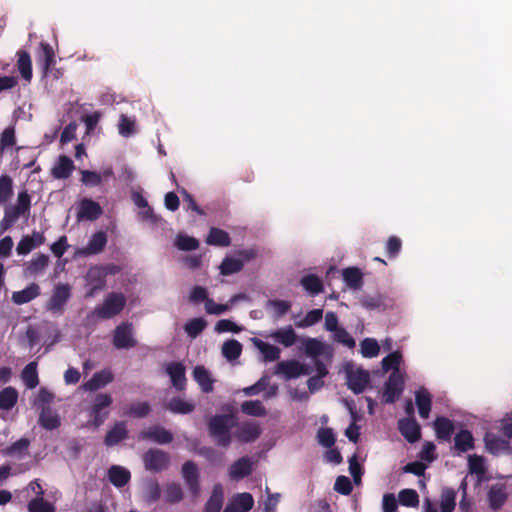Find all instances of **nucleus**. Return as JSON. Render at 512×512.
<instances>
[{
	"mask_svg": "<svg viewBox=\"0 0 512 512\" xmlns=\"http://www.w3.org/2000/svg\"><path fill=\"white\" fill-rule=\"evenodd\" d=\"M235 425L233 414H218L209 418L207 429L217 446L227 448L232 442L231 430Z\"/></svg>",
	"mask_w": 512,
	"mask_h": 512,
	"instance_id": "f257e3e1",
	"label": "nucleus"
},
{
	"mask_svg": "<svg viewBox=\"0 0 512 512\" xmlns=\"http://www.w3.org/2000/svg\"><path fill=\"white\" fill-rule=\"evenodd\" d=\"M126 305V297L119 292H111L106 295L103 303L97 306L88 316H97L99 319H111L120 314Z\"/></svg>",
	"mask_w": 512,
	"mask_h": 512,
	"instance_id": "f03ea898",
	"label": "nucleus"
},
{
	"mask_svg": "<svg viewBox=\"0 0 512 512\" xmlns=\"http://www.w3.org/2000/svg\"><path fill=\"white\" fill-rule=\"evenodd\" d=\"M112 343L118 350L134 348L137 341L134 338L133 324L125 321L116 326L113 331Z\"/></svg>",
	"mask_w": 512,
	"mask_h": 512,
	"instance_id": "7ed1b4c3",
	"label": "nucleus"
},
{
	"mask_svg": "<svg viewBox=\"0 0 512 512\" xmlns=\"http://www.w3.org/2000/svg\"><path fill=\"white\" fill-rule=\"evenodd\" d=\"M71 298V287L69 284H57L50 299L47 302V310L53 314H62L64 307Z\"/></svg>",
	"mask_w": 512,
	"mask_h": 512,
	"instance_id": "20e7f679",
	"label": "nucleus"
},
{
	"mask_svg": "<svg viewBox=\"0 0 512 512\" xmlns=\"http://www.w3.org/2000/svg\"><path fill=\"white\" fill-rule=\"evenodd\" d=\"M404 385V377L400 371H392L384 385V402L388 404L394 403L402 394Z\"/></svg>",
	"mask_w": 512,
	"mask_h": 512,
	"instance_id": "39448f33",
	"label": "nucleus"
},
{
	"mask_svg": "<svg viewBox=\"0 0 512 512\" xmlns=\"http://www.w3.org/2000/svg\"><path fill=\"white\" fill-rule=\"evenodd\" d=\"M312 369L297 360L280 361L276 365L275 374L281 375L285 380L295 379L301 375H309Z\"/></svg>",
	"mask_w": 512,
	"mask_h": 512,
	"instance_id": "423d86ee",
	"label": "nucleus"
},
{
	"mask_svg": "<svg viewBox=\"0 0 512 512\" xmlns=\"http://www.w3.org/2000/svg\"><path fill=\"white\" fill-rule=\"evenodd\" d=\"M145 469L152 472H161L168 468L169 454L160 449H149L143 455Z\"/></svg>",
	"mask_w": 512,
	"mask_h": 512,
	"instance_id": "0eeeda50",
	"label": "nucleus"
},
{
	"mask_svg": "<svg viewBox=\"0 0 512 512\" xmlns=\"http://www.w3.org/2000/svg\"><path fill=\"white\" fill-rule=\"evenodd\" d=\"M181 475L191 495L195 498L198 497L200 494V475L197 465L191 460L184 462Z\"/></svg>",
	"mask_w": 512,
	"mask_h": 512,
	"instance_id": "6e6552de",
	"label": "nucleus"
},
{
	"mask_svg": "<svg viewBox=\"0 0 512 512\" xmlns=\"http://www.w3.org/2000/svg\"><path fill=\"white\" fill-rule=\"evenodd\" d=\"M113 402L112 397L106 393H99L95 396L93 405L90 410V416L95 427L101 426L108 416V412H103Z\"/></svg>",
	"mask_w": 512,
	"mask_h": 512,
	"instance_id": "1a4fd4ad",
	"label": "nucleus"
},
{
	"mask_svg": "<svg viewBox=\"0 0 512 512\" xmlns=\"http://www.w3.org/2000/svg\"><path fill=\"white\" fill-rule=\"evenodd\" d=\"M347 385L348 388L355 394L362 393L370 383V374L362 368L347 369Z\"/></svg>",
	"mask_w": 512,
	"mask_h": 512,
	"instance_id": "9d476101",
	"label": "nucleus"
},
{
	"mask_svg": "<svg viewBox=\"0 0 512 512\" xmlns=\"http://www.w3.org/2000/svg\"><path fill=\"white\" fill-rule=\"evenodd\" d=\"M86 286L88 290L86 297H93L98 291L106 286V277L97 265L91 267L85 276Z\"/></svg>",
	"mask_w": 512,
	"mask_h": 512,
	"instance_id": "9b49d317",
	"label": "nucleus"
},
{
	"mask_svg": "<svg viewBox=\"0 0 512 512\" xmlns=\"http://www.w3.org/2000/svg\"><path fill=\"white\" fill-rule=\"evenodd\" d=\"M261 427L257 422L245 421L236 429L234 436L240 443H251L261 435Z\"/></svg>",
	"mask_w": 512,
	"mask_h": 512,
	"instance_id": "f8f14e48",
	"label": "nucleus"
},
{
	"mask_svg": "<svg viewBox=\"0 0 512 512\" xmlns=\"http://www.w3.org/2000/svg\"><path fill=\"white\" fill-rule=\"evenodd\" d=\"M103 213V210L100 204L94 200L83 198L78 207L77 219L95 221L97 220Z\"/></svg>",
	"mask_w": 512,
	"mask_h": 512,
	"instance_id": "ddd939ff",
	"label": "nucleus"
},
{
	"mask_svg": "<svg viewBox=\"0 0 512 512\" xmlns=\"http://www.w3.org/2000/svg\"><path fill=\"white\" fill-rule=\"evenodd\" d=\"M166 373L171 379L172 386L178 390L183 391L186 388V369L181 362H170L166 365Z\"/></svg>",
	"mask_w": 512,
	"mask_h": 512,
	"instance_id": "4468645a",
	"label": "nucleus"
},
{
	"mask_svg": "<svg viewBox=\"0 0 512 512\" xmlns=\"http://www.w3.org/2000/svg\"><path fill=\"white\" fill-rule=\"evenodd\" d=\"M139 438L143 440H150L158 444H169L173 440V435L164 427L154 425L141 431Z\"/></svg>",
	"mask_w": 512,
	"mask_h": 512,
	"instance_id": "2eb2a0df",
	"label": "nucleus"
},
{
	"mask_svg": "<svg viewBox=\"0 0 512 512\" xmlns=\"http://www.w3.org/2000/svg\"><path fill=\"white\" fill-rule=\"evenodd\" d=\"M398 429L401 435L410 443L418 441L421 437V428L413 417L400 419Z\"/></svg>",
	"mask_w": 512,
	"mask_h": 512,
	"instance_id": "dca6fc26",
	"label": "nucleus"
},
{
	"mask_svg": "<svg viewBox=\"0 0 512 512\" xmlns=\"http://www.w3.org/2000/svg\"><path fill=\"white\" fill-rule=\"evenodd\" d=\"M475 448V439L472 432L468 429H461L454 436V446L457 455L466 453Z\"/></svg>",
	"mask_w": 512,
	"mask_h": 512,
	"instance_id": "f3484780",
	"label": "nucleus"
},
{
	"mask_svg": "<svg viewBox=\"0 0 512 512\" xmlns=\"http://www.w3.org/2000/svg\"><path fill=\"white\" fill-rule=\"evenodd\" d=\"M107 244V235L103 231L94 233L89 239L87 245L80 250L84 256L96 255L101 253Z\"/></svg>",
	"mask_w": 512,
	"mask_h": 512,
	"instance_id": "a211bd4d",
	"label": "nucleus"
},
{
	"mask_svg": "<svg viewBox=\"0 0 512 512\" xmlns=\"http://www.w3.org/2000/svg\"><path fill=\"white\" fill-rule=\"evenodd\" d=\"M488 502L492 510H499L506 503L508 494L505 484L492 485L488 491Z\"/></svg>",
	"mask_w": 512,
	"mask_h": 512,
	"instance_id": "6ab92c4d",
	"label": "nucleus"
},
{
	"mask_svg": "<svg viewBox=\"0 0 512 512\" xmlns=\"http://www.w3.org/2000/svg\"><path fill=\"white\" fill-rule=\"evenodd\" d=\"M433 424L437 439L449 442L455 430L452 420L444 416H439L434 420Z\"/></svg>",
	"mask_w": 512,
	"mask_h": 512,
	"instance_id": "aec40b11",
	"label": "nucleus"
},
{
	"mask_svg": "<svg viewBox=\"0 0 512 512\" xmlns=\"http://www.w3.org/2000/svg\"><path fill=\"white\" fill-rule=\"evenodd\" d=\"M113 378V373L110 370H101L94 373L93 376L83 384V388L86 391H96L112 382Z\"/></svg>",
	"mask_w": 512,
	"mask_h": 512,
	"instance_id": "412c9836",
	"label": "nucleus"
},
{
	"mask_svg": "<svg viewBox=\"0 0 512 512\" xmlns=\"http://www.w3.org/2000/svg\"><path fill=\"white\" fill-rule=\"evenodd\" d=\"M252 472V462L247 456L236 460L229 468V476L231 479L239 480L249 476Z\"/></svg>",
	"mask_w": 512,
	"mask_h": 512,
	"instance_id": "4be33fe9",
	"label": "nucleus"
},
{
	"mask_svg": "<svg viewBox=\"0 0 512 512\" xmlns=\"http://www.w3.org/2000/svg\"><path fill=\"white\" fill-rule=\"evenodd\" d=\"M75 169L74 163L68 156L61 155L57 163L51 169V175L55 179H67Z\"/></svg>",
	"mask_w": 512,
	"mask_h": 512,
	"instance_id": "5701e85b",
	"label": "nucleus"
},
{
	"mask_svg": "<svg viewBox=\"0 0 512 512\" xmlns=\"http://www.w3.org/2000/svg\"><path fill=\"white\" fill-rule=\"evenodd\" d=\"M128 436L126 423L121 421L117 422L107 433L104 438V444L107 447H112L125 440Z\"/></svg>",
	"mask_w": 512,
	"mask_h": 512,
	"instance_id": "b1692460",
	"label": "nucleus"
},
{
	"mask_svg": "<svg viewBox=\"0 0 512 512\" xmlns=\"http://www.w3.org/2000/svg\"><path fill=\"white\" fill-rule=\"evenodd\" d=\"M415 400L420 417L427 419L429 417L432 405L431 394L427 389L422 387L415 392Z\"/></svg>",
	"mask_w": 512,
	"mask_h": 512,
	"instance_id": "393cba45",
	"label": "nucleus"
},
{
	"mask_svg": "<svg viewBox=\"0 0 512 512\" xmlns=\"http://www.w3.org/2000/svg\"><path fill=\"white\" fill-rule=\"evenodd\" d=\"M131 478V474L129 470L122 466L112 465L108 469V479L109 481L118 488L125 486Z\"/></svg>",
	"mask_w": 512,
	"mask_h": 512,
	"instance_id": "a878e982",
	"label": "nucleus"
},
{
	"mask_svg": "<svg viewBox=\"0 0 512 512\" xmlns=\"http://www.w3.org/2000/svg\"><path fill=\"white\" fill-rule=\"evenodd\" d=\"M193 378L199 384L202 392L210 393L213 391L214 380L209 371L202 365H198L193 370Z\"/></svg>",
	"mask_w": 512,
	"mask_h": 512,
	"instance_id": "bb28decb",
	"label": "nucleus"
},
{
	"mask_svg": "<svg viewBox=\"0 0 512 512\" xmlns=\"http://www.w3.org/2000/svg\"><path fill=\"white\" fill-rule=\"evenodd\" d=\"M484 444L486 450L493 455L499 454L500 452L506 450L509 446L508 441L492 432H487L485 434Z\"/></svg>",
	"mask_w": 512,
	"mask_h": 512,
	"instance_id": "cd10ccee",
	"label": "nucleus"
},
{
	"mask_svg": "<svg viewBox=\"0 0 512 512\" xmlns=\"http://www.w3.org/2000/svg\"><path fill=\"white\" fill-rule=\"evenodd\" d=\"M40 295V287L36 283H31L21 291L13 292L12 301L17 305L28 303Z\"/></svg>",
	"mask_w": 512,
	"mask_h": 512,
	"instance_id": "c85d7f7f",
	"label": "nucleus"
},
{
	"mask_svg": "<svg viewBox=\"0 0 512 512\" xmlns=\"http://www.w3.org/2000/svg\"><path fill=\"white\" fill-rule=\"evenodd\" d=\"M224 492L221 484L213 487L211 496L205 504L204 512H220L223 506Z\"/></svg>",
	"mask_w": 512,
	"mask_h": 512,
	"instance_id": "c756f323",
	"label": "nucleus"
},
{
	"mask_svg": "<svg viewBox=\"0 0 512 512\" xmlns=\"http://www.w3.org/2000/svg\"><path fill=\"white\" fill-rule=\"evenodd\" d=\"M39 424L46 430L57 429L60 424L59 415L51 407H43L39 415Z\"/></svg>",
	"mask_w": 512,
	"mask_h": 512,
	"instance_id": "7c9ffc66",
	"label": "nucleus"
},
{
	"mask_svg": "<svg viewBox=\"0 0 512 512\" xmlns=\"http://www.w3.org/2000/svg\"><path fill=\"white\" fill-rule=\"evenodd\" d=\"M254 344L263 356V361L273 362L280 358L281 350L277 346L271 345L260 339L255 338Z\"/></svg>",
	"mask_w": 512,
	"mask_h": 512,
	"instance_id": "2f4dec72",
	"label": "nucleus"
},
{
	"mask_svg": "<svg viewBox=\"0 0 512 512\" xmlns=\"http://www.w3.org/2000/svg\"><path fill=\"white\" fill-rule=\"evenodd\" d=\"M17 57V68L21 77L26 81H30L32 78V61L30 54L25 50H19Z\"/></svg>",
	"mask_w": 512,
	"mask_h": 512,
	"instance_id": "473e14b6",
	"label": "nucleus"
},
{
	"mask_svg": "<svg viewBox=\"0 0 512 512\" xmlns=\"http://www.w3.org/2000/svg\"><path fill=\"white\" fill-rule=\"evenodd\" d=\"M206 243L213 246L227 247L231 244V238L226 231L212 227L206 238Z\"/></svg>",
	"mask_w": 512,
	"mask_h": 512,
	"instance_id": "72a5a7b5",
	"label": "nucleus"
},
{
	"mask_svg": "<svg viewBox=\"0 0 512 512\" xmlns=\"http://www.w3.org/2000/svg\"><path fill=\"white\" fill-rule=\"evenodd\" d=\"M346 285L351 289H359L363 284V273L357 267H349L342 272Z\"/></svg>",
	"mask_w": 512,
	"mask_h": 512,
	"instance_id": "f704fd0d",
	"label": "nucleus"
},
{
	"mask_svg": "<svg viewBox=\"0 0 512 512\" xmlns=\"http://www.w3.org/2000/svg\"><path fill=\"white\" fill-rule=\"evenodd\" d=\"M272 337L274 340L285 347H290L295 344L297 340V334L292 326H287L285 328H280L276 330Z\"/></svg>",
	"mask_w": 512,
	"mask_h": 512,
	"instance_id": "c9c22d12",
	"label": "nucleus"
},
{
	"mask_svg": "<svg viewBox=\"0 0 512 512\" xmlns=\"http://www.w3.org/2000/svg\"><path fill=\"white\" fill-rule=\"evenodd\" d=\"M21 378L28 389H34L39 384L37 362L27 364L21 373Z\"/></svg>",
	"mask_w": 512,
	"mask_h": 512,
	"instance_id": "e433bc0d",
	"label": "nucleus"
},
{
	"mask_svg": "<svg viewBox=\"0 0 512 512\" xmlns=\"http://www.w3.org/2000/svg\"><path fill=\"white\" fill-rule=\"evenodd\" d=\"M241 412L248 416L264 417L267 414L266 408L260 400H247L241 403Z\"/></svg>",
	"mask_w": 512,
	"mask_h": 512,
	"instance_id": "4c0bfd02",
	"label": "nucleus"
},
{
	"mask_svg": "<svg viewBox=\"0 0 512 512\" xmlns=\"http://www.w3.org/2000/svg\"><path fill=\"white\" fill-rule=\"evenodd\" d=\"M166 409L174 414H189L194 411L195 405L179 397H173L166 405Z\"/></svg>",
	"mask_w": 512,
	"mask_h": 512,
	"instance_id": "58836bf2",
	"label": "nucleus"
},
{
	"mask_svg": "<svg viewBox=\"0 0 512 512\" xmlns=\"http://www.w3.org/2000/svg\"><path fill=\"white\" fill-rule=\"evenodd\" d=\"M228 505H233L238 512H249L253 508L254 499L248 492L239 493L233 497Z\"/></svg>",
	"mask_w": 512,
	"mask_h": 512,
	"instance_id": "ea45409f",
	"label": "nucleus"
},
{
	"mask_svg": "<svg viewBox=\"0 0 512 512\" xmlns=\"http://www.w3.org/2000/svg\"><path fill=\"white\" fill-rule=\"evenodd\" d=\"M18 400V392L14 387H6L0 391V409H12Z\"/></svg>",
	"mask_w": 512,
	"mask_h": 512,
	"instance_id": "a19ab883",
	"label": "nucleus"
},
{
	"mask_svg": "<svg viewBox=\"0 0 512 512\" xmlns=\"http://www.w3.org/2000/svg\"><path fill=\"white\" fill-rule=\"evenodd\" d=\"M184 497L183 489L179 483L172 482L164 488V500L169 504H176Z\"/></svg>",
	"mask_w": 512,
	"mask_h": 512,
	"instance_id": "79ce46f5",
	"label": "nucleus"
},
{
	"mask_svg": "<svg viewBox=\"0 0 512 512\" xmlns=\"http://www.w3.org/2000/svg\"><path fill=\"white\" fill-rule=\"evenodd\" d=\"M300 282L303 288L312 295H318L323 292V283L321 279L314 274L304 276Z\"/></svg>",
	"mask_w": 512,
	"mask_h": 512,
	"instance_id": "37998d69",
	"label": "nucleus"
},
{
	"mask_svg": "<svg viewBox=\"0 0 512 512\" xmlns=\"http://www.w3.org/2000/svg\"><path fill=\"white\" fill-rule=\"evenodd\" d=\"M30 446L27 438H21L3 450V454L10 457H22L26 454Z\"/></svg>",
	"mask_w": 512,
	"mask_h": 512,
	"instance_id": "c03bdc74",
	"label": "nucleus"
},
{
	"mask_svg": "<svg viewBox=\"0 0 512 512\" xmlns=\"http://www.w3.org/2000/svg\"><path fill=\"white\" fill-rule=\"evenodd\" d=\"M13 180L7 175L0 176V205H6L13 196Z\"/></svg>",
	"mask_w": 512,
	"mask_h": 512,
	"instance_id": "a18cd8bd",
	"label": "nucleus"
},
{
	"mask_svg": "<svg viewBox=\"0 0 512 512\" xmlns=\"http://www.w3.org/2000/svg\"><path fill=\"white\" fill-rule=\"evenodd\" d=\"M242 352V344L235 339L227 340L222 346V354L229 361L236 360Z\"/></svg>",
	"mask_w": 512,
	"mask_h": 512,
	"instance_id": "49530a36",
	"label": "nucleus"
},
{
	"mask_svg": "<svg viewBox=\"0 0 512 512\" xmlns=\"http://www.w3.org/2000/svg\"><path fill=\"white\" fill-rule=\"evenodd\" d=\"M28 512H55L53 503L44 499V496H36L27 505Z\"/></svg>",
	"mask_w": 512,
	"mask_h": 512,
	"instance_id": "de8ad7c7",
	"label": "nucleus"
},
{
	"mask_svg": "<svg viewBox=\"0 0 512 512\" xmlns=\"http://www.w3.org/2000/svg\"><path fill=\"white\" fill-rule=\"evenodd\" d=\"M468 471L482 477L486 473L485 458L481 455L472 454L468 456Z\"/></svg>",
	"mask_w": 512,
	"mask_h": 512,
	"instance_id": "09e8293b",
	"label": "nucleus"
},
{
	"mask_svg": "<svg viewBox=\"0 0 512 512\" xmlns=\"http://www.w3.org/2000/svg\"><path fill=\"white\" fill-rule=\"evenodd\" d=\"M456 506V491L452 488H444L441 493V512H453Z\"/></svg>",
	"mask_w": 512,
	"mask_h": 512,
	"instance_id": "8fccbe9b",
	"label": "nucleus"
},
{
	"mask_svg": "<svg viewBox=\"0 0 512 512\" xmlns=\"http://www.w3.org/2000/svg\"><path fill=\"white\" fill-rule=\"evenodd\" d=\"M49 264V257L46 254L40 253L33 257L28 265L27 271L30 274L37 275L42 273Z\"/></svg>",
	"mask_w": 512,
	"mask_h": 512,
	"instance_id": "3c124183",
	"label": "nucleus"
},
{
	"mask_svg": "<svg viewBox=\"0 0 512 512\" xmlns=\"http://www.w3.org/2000/svg\"><path fill=\"white\" fill-rule=\"evenodd\" d=\"M25 215L15 205L6 206L4 217L1 221L2 230H8L21 216Z\"/></svg>",
	"mask_w": 512,
	"mask_h": 512,
	"instance_id": "603ef678",
	"label": "nucleus"
},
{
	"mask_svg": "<svg viewBox=\"0 0 512 512\" xmlns=\"http://www.w3.org/2000/svg\"><path fill=\"white\" fill-rule=\"evenodd\" d=\"M243 267L244 262L242 260L233 257H226L220 265V272L225 276L232 275L241 271Z\"/></svg>",
	"mask_w": 512,
	"mask_h": 512,
	"instance_id": "864d4df0",
	"label": "nucleus"
},
{
	"mask_svg": "<svg viewBox=\"0 0 512 512\" xmlns=\"http://www.w3.org/2000/svg\"><path fill=\"white\" fill-rule=\"evenodd\" d=\"M41 55L40 59L42 62L43 70L48 72L49 69L55 64V54L52 46L47 42L40 43Z\"/></svg>",
	"mask_w": 512,
	"mask_h": 512,
	"instance_id": "5fc2aeb1",
	"label": "nucleus"
},
{
	"mask_svg": "<svg viewBox=\"0 0 512 512\" xmlns=\"http://www.w3.org/2000/svg\"><path fill=\"white\" fill-rule=\"evenodd\" d=\"M207 321L202 318H193L184 325V330L190 338H196L206 328Z\"/></svg>",
	"mask_w": 512,
	"mask_h": 512,
	"instance_id": "6e6d98bb",
	"label": "nucleus"
},
{
	"mask_svg": "<svg viewBox=\"0 0 512 512\" xmlns=\"http://www.w3.org/2000/svg\"><path fill=\"white\" fill-rule=\"evenodd\" d=\"M197 454L204 457L210 464L222 465L223 463V453L213 447L202 446L197 450Z\"/></svg>",
	"mask_w": 512,
	"mask_h": 512,
	"instance_id": "4d7b16f0",
	"label": "nucleus"
},
{
	"mask_svg": "<svg viewBox=\"0 0 512 512\" xmlns=\"http://www.w3.org/2000/svg\"><path fill=\"white\" fill-rule=\"evenodd\" d=\"M175 246L181 251H193L198 249L199 241L185 234H178L175 239Z\"/></svg>",
	"mask_w": 512,
	"mask_h": 512,
	"instance_id": "13d9d810",
	"label": "nucleus"
},
{
	"mask_svg": "<svg viewBox=\"0 0 512 512\" xmlns=\"http://www.w3.org/2000/svg\"><path fill=\"white\" fill-rule=\"evenodd\" d=\"M361 354L366 358L376 357L380 352V346L376 339L365 338L360 343Z\"/></svg>",
	"mask_w": 512,
	"mask_h": 512,
	"instance_id": "bf43d9fd",
	"label": "nucleus"
},
{
	"mask_svg": "<svg viewBox=\"0 0 512 512\" xmlns=\"http://www.w3.org/2000/svg\"><path fill=\"white\" fill-rule=\"evenodd\" d=\"M16 144V133L14 126H8L0 135V151L13 147Z\"/></svg>",
	"mask_w": 512,
	"mask_h": 512,
	"instance_id": "052dcab7",
	"label": "nucleus"
},
{
	"mask_svg": "<svg viewBox=\"0 0 512 512\" xmlns=\"http://www.w3.org/2000/svg\"><path fill=\"white\" fill-rule=\"evenodd\" d=\"M324 344L316 338H308L304 341L305 353L310 357H318L323 354Z\"/></svg>",
	"mask_w": 512,
	"mask_h": 512,
	"instance_id": "680f3d73",
	"label": "nucleus"
},
{
	"mask_svg": "<svg viewBox=\"0 0 512 512\" xmlns=\"http://www.w3.org/2000/svg\"><path fill=\"white\" fill-rule=\"evenodd\" d=\"M399 502L406 507H416L419 504V495L413 489H403L399 492Z\"/></svg>",
	"mask_w": 512,
	"mask_h": 512,
	"instance_id": "e2e57ef3",
	"label": "nucleus"
},
{
	"mask_svg": "<svg viewBox=\"0 0 512 512\" xmlns=\"http://www.w3.org/2000/svg\"><path fill=\"white\" fill-rule=\"evenodd\" d=\"M150 411L151 407L147 402H139L132 404L125 414L135 418H144L150 413Z\"/></svg>",
	"mask_w": 512,
	"mask_h": 512,
	"instance_id": "0e129e2a",
	"label": "nucleus"
},
{
	"mask_svg": "<svg viewBox=\"0 0 512 512\" xmlns=\"http://www.w3.org/2000/svg\"><path fill=\"white\" fill-rule=\"evenodd\" d=\"M317 439L325 448H331L336 441L335 434L331 428H320L317 433Z\"/></svg>",
	"mask_w": 512,
	"mask_h": 512,
	"instance_id": "69168bd1",
	"label": "nucleus"
},
{
	"mask_svg": "<svg viewBox=\"0 0 512 512\" xmlns=\"http://www.w3.org/2000/svg\"><path fill=\"white\" fill-rule=\"evenodd\" d=\"M402 249V241L397 236H390L385 245V251L388 258H395Z\"/></svg>",
	"mask_w": 512,
	"mask_h": 512,
	"instance_id": "338daca9",
	"label": "nucleus"
},
{
	"mask_svg": "<svg viewBox=\"0 0 512 512\" xmlns=\"http://www.w3.org/2000/svg\"><path fill=\"white\" fill-rule=\"evenodd\" d=\"M323 317L322 309H313L309 311L305 317L297 324L298 327H309L318 323Z\"/></svg>",
	"mask_w": 512,
	"mask_h": 512,
	"instance_id": "774afa93",
	"label": "nucleus"
}]
</instances>
